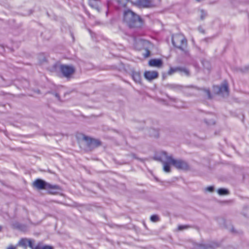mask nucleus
<instances>
[{
  "instance_id": "obj_5",
  "label": "nucleus",
  "mask_w": 249,
  "mask_h": 249,
  "mask_svg": "<svg viewBox=\"0 0 249 249\" xmlns=\"http://www.w3.org/2000/svg\"><path fill=\"white\" fill-rule=\"evenodd\" d=\"M168 87L175 90L182 91L188 96L197 95V92L199 90V89L193 86H182L179 85L171 84L168 85Z\"/></svg>"
},
{
  "instance_id": "obj_8",
  "label": "nucleus",
  "mask_w": 249,
  "mask_h": 249,
  "mask_svg": "<svg viewBox=\"0 0 249 249\" xmlns=\"http://www.w3.org/2000/svg\"><path fill=\"white\" fill-rule=\"evenodd\" d=\"M217 88L218 89V94H221L223 97H226L229 95L228 84L226 82H224L220 87H217Z\"/></svg>"
},
{
  "instance_id": "obj_7",
  "label": "nucleus",
  "mask_w": 249,
  "mask_h": 249,
  "mask_svg": "<svg viewBox=\"0 0 249 249\" xmlns=\"http://www.w3.org/2000/svg\"><path fill=\"white\" fill-rule=\"evenodd\" d=\"M60 71L65 77H68L74 73L75 70L72 66L61 65Z\"/></svg>"
},
{
  "instance_id": "obj_3",
  "label": "nucleus",
  "mask_w": 249,
  "mask_h": 249,
  "mask_svg": "<svg viewBox=\"0 0 249 249\" xmlns=\"http://www.w3.org/2000/svg\"><path fill=\"white\" fill-rule=\"evenodd\" d=\"M172 42L173 46L181 50L186 55H190L189 52L186 49L187 40L182 34H176L172 36Z\"/></svg>"
},
{
  "instance_id": "obj_21",
  "label": "nucleus",
  "mask_w": 249,
  "mask_h": 249,
  "mask_svg": "<svg viewBox=\"0 0 249 249\" xmlns=\"http://www.w3.org/2000/svg\"><path fill=\"white\" fill-rule=\"evenodd\" d=\"M150 220L153 222H156L160 220V218L157 215H152L150 217Z\"/></svg>"
},
{
  "instance_id": "obj_6",
  "label": "nucleus",
  "mask_w": 249,
  "mask_h": 249,
  "mask_svg": "<svg viewBox=\"0 0 249 249\" xmlns=\"http://www.w3.org/2000/svg\"><path fill=\"white\" fill-rule=\"evenodd\" d=\"M83 140L85 141L86 144L89 150H92L101 145V142L99 140L88 136H84Z\"/></svg>"
},
{
  "instance_id": "obj_37",
  "label": "nucleus",
  "mask_w": 249,
  "mask_h": 249,
  "mask_svg": "<svg viewBox=\"0 0 249 249\" xmlns=\"http://www.w3.org/2000/svg\"><path fill=\"white\" fill-rule=\"evenodd\" d=\"M1 229H2V227H1V226H0V231H1Z\"/></svg>"
},
{
  "instance_id": "obj_17",
  "label": "nucleus",
  "mask_w": 249,
  "mask_h": 249,
  "mask_svg": "<svg viewBox=\"0 0 249 249\" xmlns=\"http://www.w3.org/2000/svg\"><path fill=\"white\" fill-rule=\"evenodd\" d=\"M180 70V67H177L174 68H170L169 71L168 72L169 75H172L175 72H179Z\"/></svg>"
},
{
  "instance_id": "obj_1",
  "label": "nucleus",
  "mask_w": 249,
  "mask_h": 249,
  "mask_svg": "<svg viewBox=\"0 0 249 249\" xmlns=\"http://www.w3.org/2000/svg\"><path fill=\"white\" fill-rule=\"evenodd\" d=\"M155 158L159 161L167 160L170 164L178 170H188L190 169L189 165L186 161L180 159H174L172 156H169L165 151H161Z\"/></svg>"
},
{
  "instance_id": "obj_26",
  "label": "nucleus",
  "mask_w": 249,
  "mask_h": 249,
  "mask_svg": "<svg viewBox=\"0 0 249 249\" xmlns=\"http://www.w3.org/2000/svg\"><path fill=\"white\" fill-rule=\"evenodd\" d=\"M205 190L206 191H209V192H212L214 190V187L213 186H209V187H207L205 189Z\"/></svg>"
},
{
  "instance_id": "obj_13",
  "label": "nucleus",
  "mask_w": 249,
  "mask_h": 249,
  "mask_svg": "<svg viewBox=\"0 0 249 249\" xmlns=\"http://www.w3.org/2000/svg\"><path fill=\"white\" fill-rule=\"evenodd\" d=\"M163 164V170L165 172L169 173L171 171L170 166L169 164H170L167 160H164L161 161Z\"/></svg>"
},
{
  "instance_id": "obj_36",
  "label": "nucleus",
  "mask_w": 249,
  "mask_h": 249,
  "mask_svg": "<svg viewBox=\"0 0 249 249\" xmlns=\"http://www.w3.org/2000/svg\"><path fill=\"white\" fill-rule=\"evenodd\" d=\"M89 32L90 33V34H91V31H90L89 29Z\"/></svg>"
},
{
  "instance_id": "obj_22",
  "label": "nucleus",
  "mask_w": 249,
  "mask_h": 249,
  "mask_svg": "<svg viewBox=\"0 0 249 249\" xmlns=\"http://www.w3.org/2000/svg\"><path fill=\"white\" fill-rule=\"evenodd\" d=\"M200 13V18L201 19L203 20L207 16V13L203 10H201Z\"/></svg>"
},
{
  "instance_id": "obj_32",
  "label": "nucleus",
  "mask_w": 249,
  "mask_h": 249,
  "mask_svg": "<svg viewBox=\"0 0 249 249\" xmlns=\"http://www.w3.org/2000/svg\"><path fill=\"white\" fill-rule=\"evenodd\" d=\"M17 249V247H15V246H9L7 248V249Z\"/></svg>"
},
{
  "instance_id": "obj_30",
  "label": "nucleus",
  "mask_w": 249,
  "mask_h": 249,
  "mask_svg": "<svg viewBox=\"0 0 249 249\" xmlns=\"http://www.w3.org/2000/svg\"><path fill=\"white\" fill-rule=\"evenodd\" d=\"M107 11L106 12V14L107 15L109 12V1L107 0Z\"/></svg>"
},
{
  "instance_id": "obj_9",
  "label": "nucleus",
  "mask_w": 249,
  "mask_h": 249,
  "mask_svg": "<svg viewBox=\"0 0 249 249\" xmlns=\"http://www.w3.org/2000/svg\"><path fill=\"white\" fill-rule=\"evenodd\" d=\"M159 76V73L157 71H145L144 73V78L148 81H152Z\"/></svg>"
},
{
  "instance_id": "obj_34",
  "label": "nucleus",
  "mask_w": 249,
  "mask_h": 249,
  "mask_svg": "<svg viewBox=\"0 0 249 249\" xmlns=\"http://www.w3.org/2000/svg\"><path fill=\"white\" fill-rule=\"evenodd\" d=\"M54 95L58 100L60 99V97H59V94L58 93H55Z\"/></svg>"
},
{
  "instance_id": "obj_20",
  "label": "nucleus",
  "mask_w": 249,
  "mask_h": 249,
  "mask_svg": "<svg viewBox=\"0 0 249 249\" xmlns=\"http://www.w3.org/2000/svg\"><path fill=\"white\" fill-rule=\"evenodd\" d=\"M130 0H119L118 1L119 4L122 7H125L127 3L129 2Z\"/></svg>"
},
{
  "instance_id": "obj_12",
  "label": "nucleus",
  "mask_w": 249,
  "mask_h": 249,
  "mask_svg": "<svg viewBox=\"0 0 249 249\" xmlns=\"http://www.w3.org/2000/svg\"><path fill=\"white\" fill-rule=\"evenodd\" d=\"M89 3L91 7L96 9L98 12L100 11L99 4L100 2L99 0H89Z\"/></svg>"
},
{
  "instance_id": "obj_16",
  "label": "nucleus",
  "mask_w": 249,
  "mask_h": 249,
  "mask_svg": "<svg viewBox=\"0 0 249 249\" xmlns=\"http://www.w3.org/2000/svg\"><path fill=\"white\" fill-rule=\"evenodd\" d=\"M27 243H28V239L22 238L19 241L18 245L19 246H21V247H24L25 248H26Z\"/></svg>"
},
{
  "instance_id": "obj_35",
  "label": "nucleus",
  "mask_w": 249,
  "mask_h": 249,
  "mask_svg": "<svg viewBox=\"0 0 249 249\" xmlns=\"http://www.w3.org/2000/svg\"><path fill=\"white\" fill-rule=\"evenodd\" d=\"M211 38H205V41H207L209 39H211Z\"/></svg>"
},
{
  "instance_id": "obj_27",
  "label": "nucleus",
  "mask_w": 249,
  "mask_h": 249,
  "mask_svg": "<svg viewBox=\"0 0 249 249\" xmlns=\"http://www.w3.org/2000/svg\"><path fill=\"white\" fill-rule=\"evenodd\" d=\"M33 249H42L41 243L37 244L36 246L34 247Z\"/></svg>"
},
{
  "instance_id": "obj_19",
  "label": "nucleus",
  "mask_w": 249,
  "mask_h": 249,
  "mask_svg": "<svg viewBox=\"0 0 249 249\" xmlns=\"http://www.w3.org/2000/svg\"><path fill=\"white\" fill-rule=\"evenodd\" d=\"M243 214L246 217H249V205L244 208Z\"/></svg>"
},
{
  "instance_id": "obj_29",
  "label": "nucleus",
  "mask_w": 249,
  "mask_h": 249,
  "mask_svg": "<svg viewBox=\"0 0 249 249\" xmlns=\"http://www.w3.org/2000/svg\"><path fill=\"white\" fill-rule=\"evenodd\" d=\"M42 249H53L52 246L45 245L42 247Z\"/></svg>"
},
{
  "instance_id": "obj_18",
  "label": "nucleus",
  "mask_w": 249,
  "mask_h": 249,
  "mask_svg": "<svg viewBox=\"0 0 249 249\" xmlns=\"http://www.w3.org/2000/svg\"><path fill=\"white\" fill-rule=\"evenodd\" d=\"M217 192L220 196L227 195L229 194V191L224 188L219 189Z\"/></svg>"
},
{
  "instance_id": "obj_23",
  "label": "nucleus",
  "mask_w": 249,
  "mask_h": 249,
  "mask_svg": "<svg viewBox=\"0 0 249 249\" xmlns=\"http://www.w3.org/2000/svg\"><path fill=\"white\" fill-rule=\"evenodd\" d=\"M190 227L188 225H180L178 227V230L179 231L183 230L185 229H187Z\"/></svg>"
},
{
  "instance_id": "obj_10",
  "label": "nucleus",
  "mask_w": 249,
  "mask_h": 249,
  "mask_svg": "<svg viewBox=\"0 0 249 249\" xmlns=\"http://www.w3.org/2000/svg\"><path fill=\"white\" fill-rule=\"evenodd\" d=\"M131 76L135 83L140 84H142L141 75L139 71H132Z\"/></svg>"
},
{
  "instance_id": "obj_31",
  "label": "nucleus",
  "mask_w": 249,
  "mask_h": 249,
  "mask_svg": "<svg viewBox=\"0 0 249 249\" xmlns=\"http://www.w3.org/2000/svg\"><path fill=\"white\" fill-rule=\"evenodd\" d=\"M198 30L200 33H201L202 34H205V30L201 27H199Z\"/></svg>"
},
{
  "instance_id": "obj_38",
  "label": "nucleus",
  "mask_w": 249,
  "mask_h": 249,
  "mask_svg": "<svg viewBox=\"0 0 249 249\" xmlns=\"http://www.w3.org/2000/svg\"><path fill=\"white\" fill-rule=\"evenodd\" d=\"M150 130H151V131H155V130H154V129H151Z\"/></svg>"
},
{
  "instance_id": "obj_28",
  "label": "nucleus",
  "mask_w": 249,
  "mask_h": 249,
  "mask_svg": "<svg viewBox=\"0 0 249 249\" xmlns=\"http://www.w3.org/2000/svg\"><path fill=\"white\" fill-rule=\"evenodd\" d=\"M130 156L131 157H132L133 159H137V160H139L141 161H142V160L140 159V158H138L135 154H133V153H132L130 154Z\"/></svg>"
},
{
  "instance_id": "obj_24",
  "label": "nucleus",
  "mask_w": 249,
  "mask_h": 249,
  "mask_svg": "<svg viewBox=\"0 0 249 249\" xmlns=\"http://www.w3.org/2000/svg\"><path fill=\"white\" fill-rule=\"evenodd\" d=\"M28 246L31 249H33L34 248V246L32 243V241L31 240H30V239H28Z\"/></svg>"
},
{
  "instance_id": "obj_15",
  "label": "nucleus",
  "mask_w": 249,
  "mask_h": 249,
  "mask_svg": "<svg viewBox=\"0 0 249 249\" xmlns=\"http://www.w3.org/2000/svg\"><path fill=\"white\" fill-rule=\"evenodd\" d=\"M179 72H180L181 74H184L187 76L190 75V71L189 70L184 67H180V70Z\"/></svg>"
},
{
  "instance_id": "obj_4",
  "label": "nucleus",
  "mask_w": 249,
  "mask_h": 249,
  "mask_svg": "<svg viewBox=\"0 0 249 249\" xmlns=\"http://www.w3.org/2000/svg\"><path fill=\"white\" fill-rule=\"evenodd\" d=\"M33 186L38 190H46L50 194H54L60 190L58 185L51 184L43 179L38 178L33 183Z\"/></svg>"
},
{
  "instance_id": "obj_11",
  "label": "nucleus",
  "mask_w": 249,
  "mask_h": 249,
  "mask_svg": "<svg viewBox=\"0 0 249 249\" xmlns=\"http://www.w3.org/2000/svg\"><path fill=\"white\" fill-rule=\"evenodd\" d=\"M148 64L151 67L160 68L162 66L163 62L160 59H152L149 61Z\"/></svg>"
},
{
  "instance_id": "obj_14",
  "label": "nucleus",
  "mask_w": 249,
  "mask_h": 249,
  "mask_svg": "<svg viewBox=\"0 0 249 249\" xmlns=\"http://www.w3.org/2000/svg\"><path fill=\"white\" fill-rule=\"evenodd\" d=\"M137 3L140 6L148 7L150 4V2L148 0H138Z\"/></svg>"
},
{
  "instance_id": "obj_25",
  "label": "nucleus",
  "mask_w": 249,
  "mask_h": 249,
  "mask_svg": "<svg viewBox=\"0 0 249 249\" xmlns=\"http://www.w3.org/2000/svg\"><path fill=\"white\" fill-rule=\"evenodd\" d=\"M204 91L205 92V93H206L207 96H208V98L209 99H211V93H210V91L209 90V89H204Z\"/></svg>"
},
{
  "instance_id": "obj_33",
  "label": "nucleus",
  "mask_w": 249,
  "mask_h": 249,
  "mask_svg": "<svg viewBox=\"0 0 249 249\" xmlns=\"http://www.w3.org/2000/svg\"><path fill=\"white\" fill-rule=\"evenodd\" d=\"M22 227H24V226H22V225H20V224H18V226H17V227H18L19 229H20V230H22Z\"/></svg>"
},
{
  "instance_id": "obj_2",
  "label": "nucleus",
  "mask_w": 249,
  "mask_h": 249,
  "mask_svg": "<svg viewBox=\"0 0 249 249\" xmlns=\"http://www.w3.org/2000/svg\"><path fill=\"white\" fill-rule=\"evenodd\" d=\"M123 22L130 28H140L143 24L140 17L130 9L124 11Z\"/></svg>"
}]
</instances>
